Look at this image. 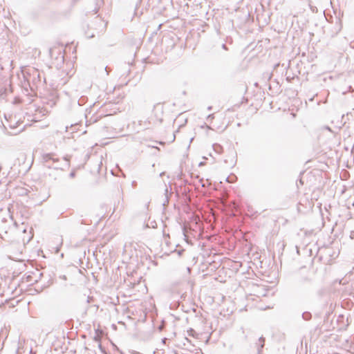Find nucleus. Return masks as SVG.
Wrapping results in <instances>:
<instances>
[{
	"label": "nucleus",
	"mask_w": 354,
	"mask_h": 354,
	"mask_svg": "<svg viewBox=\"0 0 354 354\" xmlns=\"http://www.w3.org/2000/svg\"><path fill=\"white\" fill-rule=\"evenodd\" d=\"M21 72L24 77L22 86L27 91L28 88L31 91H35L39 88L44 86L46 79L42 76L43 72L30 66L24 68Z\"/></svg>",
	"instance_id": "nucleus-1"
},
{
	"label": "nucleus",
	"mask_w": 354,
	"mask_h": 354,
	"mask_svg": "<svg viewBox=\"0 0 354 354\" xmlns=\"http://www.w3.org/2000/svg\"><path fill=\"white\" fill-rule=\"evenodd\" d=\"M16 226H10V231H5L3 234L0 233V238L5 241V243H3V246L5 248L6 252L12 254H17L19 253V250L17 252H15L12 251L11 248L12 245L16 247L19 246V242L15 240V231L16 230Z\"/></svg>",
	"instance_id": "nucleus-2"
},
{
	"label": "nucleus",
	"mask_w": 354,
	"mask_h": 354,
	"mask_svg": "<svg viewBox=\"0 0 354 354\" xmlns=\"http://www.w3.org/2000/svg\"><path fill=\"white\" fill-rule=\"evenodd\" d=\"M42 161L44 164V167L48 168L49 170L52 169L55 165V163L59 162V158H55L53 153H44L42 155Z\"/></svg>",
	"instance_id": "nucleus-3"
},
{
	"label": "nucleus",
	"mask_w": 354,
	"mask_h": 354,
	"mask_svg": "<svg viewBox=\"0 0 354 354\" xmlns=\"http://www.w3.org/2000/svg\"><path fill=\"white\" fill-rule=\"evenodd\" d=\"M117 112V109L115 107V104L113 103H108L105 104L100 108V117L102 116H106V115H111Z\"/></svg>",
	"instance_id": "nucleus-4"
},
{
	"label": "nucleus",
	"mask_w": 354,
	"mask_h": 354,
	"mask_svg": "<svg viewBox=\"0 0 354 354\" xmlns=\"http://www.w3.org/2000/svg\"><path fill=\"white\" fill-rule=\"evenodd\" d=\"M84 86L80 83H78L77 85L74 84L71 86L68 93L71 96L77 98L84 93Z\"/></svg>",
	"instance_id": "nucleus-5"
},
{
	"label": "nucleus",
	"mask_w": 354,
	"mask_h": 354,
	"mask_svg": "<svg viewBox=\"0 0 354 354\" xmlns=\"http://www.w3.org/2000/svg\"><path fill=\"white\" fill-rule=\"evenodd\" d=\"M62 169L59 166H55L52 169L49 170L47 175L53 180H57L61 176Z\"/></svg>",
	"instance_id": "nucleus-6"
},
{
	"label": "nucleus",
	"mask_w": 354,
	"mask_h": 354,
	"mask_svg": "<svg viewBox=\"0 0 354 354\" xmlns=\"http://www.w3.org/2000/svg\"><path fill=\"white\" fill-rule=\"evenodd\" d=\"M13 225L17 227L16 223H13L11 219L10 221L6 218L2 219L0 224V233L3 234L5 231H10L9 227Z\"/></svg>",
	"instance_id": "nucleus-7"
},
{
	"label": "nucleus",
	"mask_w": 354,
	"mask_h": 354,
	"mask_svg": "<svg viewBox=\"0 0 354 354\" xmlns=\"http://www.w3.org/2000/svg\"><path fill=\"white\" fill-rule=\"evenodd\" d=\"M12 248V251H15V252H17L19 250V253H17V254H12L10 253H8V256L10 259H14V258H17V257L19 254H21V244L19 243V246L18 247H16V246H12L11 247Z\"/></svg>",
	"instance_id": "nucleus-8"
},
{
	"label": "nucleus",
	"mask_w": 354,
	"mask_h": 354,
	"mask_svg": "<svg viewBox=\"0 0 354 354\" xmlns=\"http://www.w3.org/2000/svg\"><path fill=\"white\" fill-rule=\"evenodd\" d=\"M264 345H265V338L263 337H259V342L257 343L258 354L261 353V351H262V348L264 347Z\"/></svg>",
	"instance_id": "nucleus-9"
},
{
	"label": "nucleus",
	"mask_w": 354,
	"mask_h": 354,
	"mask_svg": "<svg viewBox=\"0 0 354 354\" xmlns=\"http://www.w3.org/2000/svg\"><path fill=\"white\" fill-rule=\"evenodd\" d=\"M302 318L306 321H309L312 318V315L310 312H304L302 313Z\"/></svg>",
	"instance_id": "nucleus-10"
},
{
	"label": "nucleus",
	"mask_w": 354,
	"mask_h": 354,
	"mask_svg": "<svg viewBox=\"0 0 354 354\" xmlns=\"http://www.w3.org/2000/svg\"><path fill=\"white\" fill-rule=\"evenodd\" d=\"M187 333L189 336H193V337H194V335H196V332L193 328L189 329L187 330Z\"/></svg>",
	"instance_id": "nucleus-11"
},
{
	"label": "nucleus",
	"mask_w": 354,
	"mask_h": 354,
	"mask_svg": "<svg viewBox=\"0 0 354 354\" xmlns=\"http://www.w3.org/2000/svg\"><path fill=\"white\" fill-rule=\"evenodd\" d=\"M98 348L100 350V351L102 353H106V350L105 348L102 346V345L101 344V343H100L98 344Z\"/></svg>",
	"instance_id": "nucleus-12"
},
{
	"label": "nucleus",
	"mask_w": 354,
	"mask_h": 354,
	"mask_svg": "<svg viewBox=\"0 0 354 354\" xmlns=\"http://www.w3.org/2000/svg\"><path fill=\"white\" fill-rule=\"evenodd\" d=\"M214 118V114H209V115L207 117V120L208 122H209V121H212Z\"/></svg>",
	"instance_id": "nucleus-13"
},
{
	"label": "nucleus",
	"mask_w": 354,
	"mask_h": 354,
	"mask_svg": "<svg viewBox=\"0 0 354 354\" xmlns=\"http://www.w3.org/2000/svg\"><path fill=\"white\" fill-rule=\"evenodd\" d=\"M94 340H95V342H97L100 343V342H101V337H100L98 335H95V336L94 337Z\"/></svg>",
	"instance_id": "nucleus-14"
},
{
	"label": "nucleus",
	"mask_w": 354,
	"mask_h": 354,
	"mask_svg": "<svg viewBox=\"0 0 354 354\" xmlns=\"http://www.w3.org/2000/svg\"><path fill=\"white\" fill-rule=\"evenodd\" d=\"M323 292H324V290L323 289H320L317 291V295L320 297L323 296Z\"/></svg>",
	"instance_id": "nucleus-15"
},
{
	"label": "nucleus",
	"mask_w": 354,
	"mask_h": 354,
	"mask_svg": "<svg viewBox=\"0 0 354 354\" xmlns=\"http://www.w3.org/2000/svg\"><path fill=\"white\" fill-rule=\"evenodd\" d=\"M69 176L71 178H74L75 176V171H72L70 174H69Z\"/></svg>",
	"instance_id": "nucleus-16"
},
{
	"label": "nucleus",
	"mask_w": 354,
	"mask_h": 354,
	"mask_svg": "<svg viewBox=\"0 0 354 354\" xmlns=\"http://www.w3.org/2000/svg\"><path fill=\"white\" fill-rule=\"evenodd\" d=\"M105 71H106V75H109V70L108 66H106V67H105Z\"/></svg>",
	"instance_id": "nucleus-17"
},
{
	"label": "nucleus",
	"mask_w": 354,
	"mask_h": 354,
	"mask_svg": "<svg viewBox=\"0 0 354 354\" xmlns=\"http://www.w3.org/2000/svg\"><path fill=\"white\" fill-rule=\"evenodd\" d=\"M222 48H223V49H225V50H227V47H226V45H225V44H223L222 45Z\"/></svg>",
	"instance_id": "nucleus-18"
},
{
	"label": "nucleus",
	"mask_w": 354,
	"mask_h": 354,
	"mask_svg": "<svg viewBox=\"0 0 354 354\" xmlns=\"http://www.w3.org/2000/svg\"><path fill=\"white\" fill-rule=\"evenodd\" d=\"M212 109V106H209L207 107L208 111H211Z\"/></svg>",
	"instance_id": "nucleus-19"
},
{
	"label": "nucleus",
	"mask_w": 354,
	"mask_h": 354,
	"mask_svg": "<svg viewBox=\"0 0 354 354\" xmlns=\"http://www.w3.org/2000/svg\"><path fill=\"white\" fill-rule=\"evenodd\" d=\"M326 129H327L328 130L330 131V127H326Z\"/></svg>",
	"instance_id": "nucleus-20"
},
{
	"label": "nucleus",
	"mask_w": 354,
	"mask_h": 354,
	"mask_svg": "<svg viewBox=\"0 0 354 354\" xmlns=\"http://www.w3.org/2000/svg\"><path fill=\"white\" fill-rule=\"evenodd\" d=\"M167 192H168V189H167V188H166L165 189V192L167 193Z\"/></svg>",
	"instance_id": "nucleus-21"
},
{
	"label": "nucleus",
	"mask_w": 354,
	"mask_h": 354,
	"mask_svg": "<svg viewBox=\"0 0 354 354\" xmlns=\"http://www.w3.org/2000/svg\"><path fill=\"white\" fill-rule=\"evenodd\" d=\"M353 48H354V46H353Z\"/></svg>",
	"instance_id": "nucleus-22"
},
{
	"label": "nucleus",
	"mask_w": 354,
	"mask_h": 354,
	"mask_svg": "<svg viewBox=\"0 0 354 354\" xmlns=\"http://www.w3.org/2000/svg\"><path fill=\"white\" fill-rule=\"evenodd\" d=\"M353 48H354V46H353Z\"/></svg>",
	"instance_id": "nucleus-23"
}]
</instances>
